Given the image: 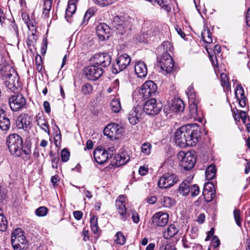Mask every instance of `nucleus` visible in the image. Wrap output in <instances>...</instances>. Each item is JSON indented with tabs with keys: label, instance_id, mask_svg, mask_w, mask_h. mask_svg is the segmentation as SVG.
Returning a JSON list of instances; mask_svg holds the SVG:
<instances>
[{
	"label": "nucleus",
	"instance_id": "obj_1",
	"mask_svg": "<svg viewBox=\"0 0 250 250\" xmlns=\"http://www.w3.org/2000/svg\"><path fill=\"white\" fill-rule=\"evenodd\" d=\"M200 131L197 124L187 125L178 128L175 133V141L181 147L195 146L199 141Z\"/></svg>",
	"mask_w": 250,
	"mask_h": 250
},
{
	"label": "nucleus",
	"instance_id": "obj_2",
	"mask_svg": "<svg viewBox=\"0 0 250 250\" xmlns=\"http://www.w3.org/2000/svg\"><path fill=\"white\" fill-rule=\"evenodd\" d=\"M6 144L10 153L17 157H21L24 161L30 159L32 143L26 140L23 143L21 137L17 134L9 135L6 139Z\"/></svg>",
	"mask_w": 250,
	"mask_h": 250
},
{
	"label": "nucleus",
	"instance_id": "obj_3",
	"mask_svg": "<svg viewBox=\"0 0 250 250\" xmlns=\"http://www.w3.org/2000/svg\"><path fill=\"white\" fill-rule=\"evenodd\" d=\"M178 158L180 161V166L186 170L191 169L196 163V159L190 153H185L181 151L178 153Z\"/></svg>",
	"mask_w": 250,
	"mask_h": 250
},
{
	"label": "nucleus",
	"instance_id": "obj_4",
	"mask_svg": "<svg viewBox=\"0 0 250 250\" xmlns=\"http://www.w3.org/2000/svg\"><path fill=\"white\" fill-rule=\"evenodd\" d=\"M163 107V104L160 101L154 98L146 101L144 104V111L148 115H156L158 114Z\"/></svg>",
	"mask_w": 250,
	"mask_h": 250
},
{
	"label": "nucleus",
	"instance_id": "obj_5",
	"mask_svg": "<svg viewBox=\"0 0 250 250\" xmlns=\"http://www.w3.org/2000/svg\"><path fill=\"white\" fill-rule=\"evenodd\" d=\"M131 62V58L126 54H123L119 56L116 60L115 62L113 64L112 72L117 74L124 69L129 65Z\"/></svg>",
	"mask_w": 250,
	"mask_h": 250
},
{
	"label": "nucleus",
	"instance_id": "obj_6",
	"mask_svg": "<svg viewBox=\"0 0 250 250\" xmlns=\"http://www.w3.org/2000/svg\"><path fill=\"white\" fill-rule=\"evenodd\" d=\"M103 73V69L95 64L87 66L83 70V74L85 78L91 81L98 80Z\"/></svg>",
	"mask_w": 250,
	"mask_h": 250
},
{
	"label": "nucleus",
	"instance_id": "obj_7",
	"mask_svg": "<svg viewBox=\"0 0 250 250\" xmlns=\"http://www.w3.org/2000/svg\"><path fill=\"white\" fill-rule=\"evenodd\" d=\"M179 181L176 175L173 173H165L159 179L158 186L160 188H167L174 185Z\"/></svg>",
	"mask_w": 250,
	"mask_h": 250
},
{
	"label": "nucleus",
	"instance_id": "obj_8",
	"mask_svg": "<svg viewBox=\"0 0 250 250\" xmlns=\"http://www.w3.org/2000/svg\"><path fill=\"white\" fill-rule=\"evenodd\" d=\"M157 65L166 72L170 73L174 67V62L171 56L166 52L163 54L160 61L157 62Z\"/></svg>",
	"mask_w": 250,
	"mask_h": 250
},
{
	"label": "nucleus",
	"instance_id": "obj_9",
	"mask_svg": "<svg viewBox=\"0 0 250 250\" xmlns=\"http://www.w3.org/2000/svg\"><path fill=\"white\" fill-rule=\"evenodd\" d=\"M8 70L10 71L11 73L9 74L11 76L7 77L6 80H3L4 81L5 85L11 91L15 92L17 90L18 87L19 86V78L17 73L16 72L13 68H11L8 66Z\"/></svg>",
	"mask_w": 250,
	"mask_h": 250
},
{
	"label": "nucleus",
	"instance_id": "obj_10",
	"mask_svg": "<svg viewBox=\"0 0 250 250\" xmlns=\"http://www.w3.org/2000/svg\"><path fill=\"white\" fill-rule=\"evenodd\" d=\"M124 131V128L118 124L112 123L108 125L104 130V134L111 139L119 138Z\"/></svg>",
	"mask_w": 250,
	"mask_h": 250
},
{
	"label": "nucleus",
	"instance_id": "obj_11",
	"mask_svg": "<svg viewBox=\"0 0 250 250\" xmlns=\"http://www.w3.org/2000/svg\"><path fill=\"white\" fill-rule=\"evenodd\" d=\"M8 103L11 110L17 111L25 106L26 102L22 95L17 94L11 96L9 98Z\"/></svg>",
	"mask_w": 250,
	"mask_h": 250
},
{
	"label": "nucleus",
	"instance_id": "obj_12",
	"mask_svg": "<svg viewBox=\"0 0 250 250\" xmlns=\"http://www.w3.org/2000/svg\"><path fill=\"white\" fill-rule=\"evenodd\" d=\"M157 89V86L152 81H147L142 86L139 93L146 99L154 95Z\"/></svg>",
	"mask_w": 250,
	"mask_h": 250
},
{
	"label": "nucleus",
	"instance_id": "obj_13",
	"mask_svg": "<svg viewBox=\"0 0 250 250\" xmlns=\"http://www.w3.org/2000/svg\"><path fill=\"white\" fill-rule=\"evenodd\" d=\"M125 199L124 195H120L116 201L117 211L120 215L121 219L124 221H126L130 215L129 212H127L125 206Z\"/></svg>",
	"mask_w": 250,
	"mask_h": 250
},
{
	"label": "nucleus",
	"instance_id": "obj_14",
	"mask_svg": "<svg viewBox=\"0 0 250 250\" xmlns=\"http://www.w3.org/2000/svg\"><path fill=\"white\" fill-rule=\"evenodd\" d=\"M93 60L98 67H106L111 63V57L108 53H98L93 56Z\"/></svg>",
	"mask_w": 250,
	"mask_h": 250
},
{
	"label": "nucleus",
	"instance_id": "obj_15",
	"mask_svg": "<svg viewBox=\"0 0 250 250\" xmlns=\"http://www.w3.org/2000/svg\"><path fill=\"white\" fill-rule=\"evenodd\" d=\"M94 158L95 161L100 164L106 162L107 159L111 157V154L101 147H98L93 152Z\"/></svg>",
	"mask_w": 250,
	"mask_h": 250
},
{
	"label": "nucleus",
	"instance_id": "obj_16",
	"mask_svg": "<svg viewBox=\"0 0 250 250\" xmlns=\"http://www.w3.org/2000/svg\"><path fill=\"white\" fill-rule=\"evenodd\" d=\"M168 214L160 211L156 213L153 216L152 222L153 225L157 227H164L168 222Z\"/></svg>",
	"mask_w": 250,
	"mask_h": 250
},
{
	"label": "nucleus",
	"instance_id": "obj_17",
	"mask_svg": "<svg viewBox=\"0 0 250 250\" xmlns=\"http://www.w3.org/2000/svg\"><path fill=\"white\" fill-rule=\"evenodd\" d=\"M15 238H11V243L14 250H24L27 248V241L24 235Z\"/></svg>",
	"mask_w": 250,
	"mask_h": 250
},
{
	"label": "nucleus",
	"instance_id": "obj_18",
	"mask_svg": "<svg viewBox=\"0 0 250 250\" xmlns=\"http://www.w3.org/2000/svg\"><path fill=\"white\" fill-rule=\"evenodd\" d=\"M129 156L126 152H121L114 156L112 162V165L117 167L124 165L129 161Z\"/></svg>",
	"mask_w": 250,
	"mask_h": 250
},
{
	"label": "nucleus",
	"instance_id": "obj_19",
	"mask_svg": "<svg viewBox=\"0 0 250 250\" xmlns=\"http://www.w3.org/2000/svg\"><path fill=\"white\" fill-rule=\"evenodd\" d=\"M109 31V27L104 23L99 24L96 28V34L99 39L102 41L108 38Z\"/></svg>",
	"mask_w": 250,
	"mask_h": 250
},
{
	"label": "nucleus",
	"instance_id": "obj_20",
	"mask_svg": "<svg viewBox=\"0 0 250 250\" xmlns=\"http://www.w3.org/2000/svg\"><path fill=\"white\" fill-rule=\"evenodd\" d=\"M141 107L137 106L134 107L128 113V119L131 125H135L139 122L141 115Z\"/></svg>",
	"mask_w": 250,
	"mask_h": 250
},
{
	"label": "nucleus",
	"instance_id": "obj_21",
	"mask_svg": "<svg viewBox=\"0 0 250 250\" xmlns=\"http://www.w3.org/2000/svg\"><path fill=\"white\" fill-rule=\"evenodd\" d=\"M203 195L207 202H210L214 198L215 191L212 184H208L203 189Z\"/></svg>",
	"mask_w": 250,
	"mask_h": 250
},
{
	"label": "nucleus",
	"instance_id": "obj_22",
	"mask_svg": "<svg viewBox=\"0 0 250 250\" xmlns=\"http://www.w3.org/2000/svg\"><path fill=\"white\" fill-rule=\"evenodd\" d=\"M135 71L136 75L139 78L145 77L147 73V69L146 64L143 61L137 62L135 65Z\"/></svg>",
	"mask_w": 250,
	"mask_h": 250
},
{
	"label": "nucleus",
	"instance_id": "obj_23",
	"mask_svg": "<svg viewBox=\"0 0 250 250\" xmlns=\"http://www.w3.org/2000/svg\"><path fill=\"white\" fill-rule=\"evenodd\" d=\"M10 126V120L6 116L3 109H0V128L3 131L8 130Z\"/></svg>",
	"mask_w": 250,
	"mask_h": 250
},
{
	"label": "nucleus",
	"instance_id": "obj_24",
	"mask_svg": "<svg viewBox=\"0 0 250 250\" xmlns=\"http://www.w3.org/2000/svg\"><path fill=\"white\" fill-rule=\"evenodd\" d=\"M235 95L239 101V104L242 107H244L246 105L247 98L244 95V91L241 85H238L235 91Z\"/></svg>",
	"mask_w": 250,
	"mask_h": 250
},
{
	"label": "nucleus",
	"instance_id": "obj_25",
	"mask_svg": "<svg viewBox=\"0 0 250 250\" xmlns=\"http://www.w3.org/2000/svg\"><path fill=\"white\" fill-rule=\"evenodd\" d=\"M30 118L27 115H24L21 116L18 121L17 122V126L20 129H23L24 130L29 128L30 125Z\"/></svg>",
	"mask_w": 250,
	"mask_h": 250
},
{
	"label": "nucleus",
	"instance_id": "obj_26",
	"mask_svg": "<svg viewBox=\"0 0 250 250\" xmlns=\"http://www.w3.org/2000/svg\"><path fill=\"white\" fill-rule=\"evenodd\" d=\"M124 18L122 16L115 17L112 21V26L115 27L120 33L122 34L124 30Z\"/></svg>",
	"mask_w": 250,
	"mask_h": 250
},
{
	"label": "nucleus",
	"instance_id": "obj_27",
	"mask_svg": "<svg viewBox=\"0 0 250 250\" xmlns=\"http://www.w3.org/2000/svg\"><path fill=\"white\" fill-rule=\"evenodd\" d=\"M36 120L37 125L45 132L49 134V129L47 121L45 120L44 117L40 114H38L36 117Z\"/></svg>",
	"mask_w": 250,
	"mask_h": 250
},
{
	"label": "nucleus",
	"instance_id": "obj_28",
	"mask_svg": "<svg viewBox=\"0 0 250 250\" xmlns=\"http://www.w3.org/2000/svg\"><path fill=\"white\" fill-rule=\"evenodd\" d=\"M199 102L200 100L195 101H189V114L190 118L196 119L198 117L197 104Z\"/></svg>",
	"mask_w": 250,
	"mask_h": 250
},
{
	"label": "nucleus",
	"instance_id": "obj_29",
	"mask_svg": "<svg viewBox=\"0 0 250 250\" xmlns=\"http://www.w3.org/2000/svg\"><path fill=\"white\" fill-rule=\"evenodd\" d=\"M184 102L180 99H175L172 103L171 110L174 112L183 111L184 109Z\"/></svg>",
	"mask_w": 250,
	"mask_h": 250
},
{
	"label": "nucleus",
	"instance_id": "obj_30",
	"mask_svg": "<svg viewBox=\"0 0 250 250\" xmlns=\"http://www.w3.org/2000/svg\"><path fill=\"white\" fill-rule=\"evenodd\" d=\"M179 231L178 228L176 225L171 224L167 228V230L164 232V236L166 239H169L175 236Z\"/></svg>",
	"mask_w": 250,
	"mask_h": 250
},
{
	"label": "nucleus",
	"instance_id": "obj_31",
	"mask_svg": "<svg viewBox=\"0 0 250 250\" xmlns=\"http://www.w3.org/2000/svg\"><path fill=\"white\" fill-rule=\"evenodd\" d=\"M1 65V69H2V71H1V74L0 75V77L2 80H6L7 77L11 76L9 73H11V70H10V71L8 70V66L10 67L11 68L13 67L6 61V60L4 58L3 59V61H2Z\"/></svg>",
	"mask_w": 250,
	"mask_h": 250
},
{
	"label": "nucleus",
	"instance_id": "obj_32",
	"mask_svg": "<svg viewBox=\"0 0 250 250\" xmlns=\"http://www.w3.org/2000/svg\"><path fill=\"white\" fill-rule=\"evenodd\" d=\"M175 200L168 196H163L161 198V204L164 207L170 208L175 205Z\"/></svg>",
	"mask_w": 250,
	"mask_h": 250
},
{
	"label": "nucleus",
	"instance_id": "obj_33",
	"mask_svg": "<svg viewBox=\"0 0 250 250\" xmlns=\"http://www.w3.org/2000/svg\"><path fill=\"white\" fill-rule=\"evenodd\" d=\"M201 37L203 41L207 43H210L212 42L211 33L207 26L204 25V30L201 33Z\"/></svg>",
	"mask_w": 250,
	"mask_h": 250
},
{
	"label": "nucleus",
	"instance_id": "obj_34",
	"mask_svg": "<svg viewBox=\"0 0 250 250\" xmlns=\"http://www.w3.org/2000/svg\"><path fill=\"white\" fill-rule=\"evenodd\" d=\"M76 10V4L73 3V0H69L68 2L67 8L65 10V18L66 20L68 21V18H70L75 13Z\"/></svg>",
	"mask_w": 250,
	"mask_h": 250
},
{
	"label": "nucleus",
	"instance_id": "obj_35",
	"mask_svg": "<svg viewBox=\"0 0 250 250\" xmlns=\"http://www.w3.org/2000/svg\"><path fill=\"white\" fill-rule=\"evenodd\" d=\"M110 108L114 113H119L121 110L120 101L118 99H113L110 103Z\"/></svg>",
	"mask_w": 250,
	"mask_h": 250
},
{
	"label": "nucleus",
	"instance_id": "obj_36",
	"mask_svg": "<svg viewBox=\"0 0 250 250\" xmlns=\"http://www.w3.org/2000/svg\"><path fill=\"white\" fill-rule=\"evenodd\" d=\"M179 192L184 196L187 195L190 191L189 183L187 181L183 182L179 186Z\"/></svg>",
	"mask_w": 250,
	"mask_h": 250
},
{
	"label": "nucleus",
	"instance_id": "obj_37",
	"mask_svg": "<svg viewBox=\"0 0 250 250\" xmlns=\"http://www.w3.org/2000/svg\"><path fill=\"white\" fill-rule=\"evenodd\" d=\"M216 172V168L215 166L210 165L208 166L206 171V177L208 180H212L215 176Z\"/></svg>",
	"mask_w": 250,
	"mask_h": 250
},
{
	"label": "nucleus",
	"instance_id": "obj_38",
	"mask_svg": "<svg viewBox=\"0 0 250 250\" xmlns=\"http://www.w3.org/2000/svg\"><path fill=\"white\" fill-rule=\"evenodd\" d=\"M186 93L188 96L189 101H195V100H199V99L197 98L196 93L194 92L193 86L192 85H190Z\"/></svg>",
	"mask_w": 250,
	"mask_h": 250
},
{
	"label": "nucleus",
	"instance_id": "obj_39",
	"mask_svg": "<svg viewBox=\"0 0 250 250\" xmlns=\"http://www.w3.org/2000/svg\"><path fill=\"white\" fill-rule=\"evenodd\" d=\"M7 228V221L4 216L3 211L0 209V230L4 231Z\"/></svg>",
	"mask_w": 250,
	"mask_h": 250
},
{
	"label": "nucleus",
	"instance_id": "obj_40",
	"mask_svg": "<svg viewBox=\"0 0 250 250\" xmlns=\"http://www.w3.org/2000/svg\"><path fill=\"white\" fill-rule=\"evenodd\" d=\"M115 242L119 245H123L125 244L126 239L125 235L121 231H118L116 233L115 235Z\"/></svg>",
	"mask_w": 250,
	"mask_h": 250
},
{
	"label": "nucleus",
	"instance_id": "obj_41",
	"mask_svg": "<svg viewBox=\"0 0 250 250\" xmlns=\"http://www.w3.org/2000/svg\"><path fill=\"white\" fill-rule=\"evenodd\" d=\"M93 90V86L88 83H84L82 86V92L84 95H89L90 94Z\"/></svg>",
	"mask_w": 250,
	"mask_h": 250
},
{
	"label": "nucleus",
	"instance_id": "obj_42",
	"mask_svg": "<svg viewBox=\"0 0 250 250\" xmlns=\"http://www.w3.org/2000/svg\"><path fill=\"white\" fill-rule=\"evenodd\" d=\"M221 85L224 88L228 90L230 88V85L226 74L223 73L221 74Z\"/></svg>",
	"mask_w": 250,
	"mask_h": 250
},
{
	"label": "nucleus",
	"instance_id": "obj_43",
	"mask_svg": "<svg viewBox=\"0 0 250 250\" xmlns=\"http://www.w3.org/2000/svg\"><path fill=\"white\" fill-rule=\"evenodd\" d=\"M233 216L237 225L241 227L242 220L241 217L240 210L238 209H235L233 211Z\"/></svg>",
	"mask_w": 250,
	"mask_h": 250
},
{
	"label": "nucleus",
	"instance_id": "obj_44",
	"mask_svg": "<svg viewBox=\"0 0 250 250\" xmlns=\"http://www.w3.org/2000/svg\"><path fill=\"white\" fill-rule=\"evenodd\" d=\"M96 10L93 8H90L87 10L83 17V23L87 22L89 19L94 15Z\"/></svg>",
	"mask_w": 250,
	"mask_h": 250
},
{
	"label": "nucleus",
	"instance_id": "obj_45",
	"mask_svg": "<svg viewBox=\"0 0 250 250\" xmlns=\"http://www.w3.org/2000/svg\"><path fill=\"white\" fill-rule=\"evenodd\" d=\"M48 208L44 206L41 207L36 210V214L40 217L45 216L48 213Z\"/></svg>",
	"mask_w": 250,
	"mask_h": 250
},
{
	"label": "nucleus",
	"instance_id": "obj_46",
	"mask_svg": "<svg viewBox=\"0 0 250 250\" xmlns=\"http://www.w3.org/2000/svg\"><path fill=\"white\" fill-rule=\"evenodd\" d=\"M155 3H157L167 12L170 10V7L168 6L167 1L166 0H156L155 1H153L152 3L154 4Z\"/></svg>",
	"mask_w": 250,
	"mask_h": 250
},
{
	"label": "nucleus",
	"instance_id": "obj_47",
	"mask_svg": "<svg viewBox=\"0 0 250 250\" xmlns=\"http://www.w3.org/2000/svg\"><path fill=\"white\" fill-rule=\"evenodd\" d=\"M151 148V145L148 143H145L143 144L141 147L142 152L148 155L150 153V149Z\"/></svg>",
	"mask_w": 250,
	"mask_h": 250
},
{
	"label": "nucleus",
	"instance_id": "obj_48",
	"mask_svg": "<svg viewBox=\"0 0 250 250\" xmlns=\"http://www.w3.org/2000/svg\"><path fill=\"white\" fill-rule=\"evenodd\" d=\"M127 212H129L130 213V215L128 217V218L131 215V218L135 223H138L139 222V216L138 214L134 210L130 209L127 210Z\"/></svg>",
	"mask_w": 250,
	"mask_h": 250
},
{
	"label": "nucleus",
	"instance_id": "obj_49",
	"mask_svg": "<svg viewBox=\"0 0 250 250\" xmlns=\"http://www.w3.org/2000/svg\"><path fill=\"white\" fill-rule=\"evenodd\" d=\"M94 3L102 6H106L112 3V0H93Z\"/></svg>",
	"mask_w": 250,
	"mask_h": 250
},
{
	"label": "nucleus",
	"instance_id": "obj_50",
	"mask_svg": "<svg viewBox=\"0 0 250 250\" xmlns=\"http://www.w3.org/2000/svg\"><path fill=\"white\" fill-rule=\"evenodd\" d=\"M70 157V152L66 149H63L61 152V159L63 162H67Z\"/></svg>",
	"mask_w": 250,
	"mask_h": 250
},
{
	"label": "nucleus",
	"instance_id": "obj_51",
	"mask_svg": "<svg viewBox=\"0 0 250 250\" xmlns=\"http://www.w3.org/2000/svg\"><path fill=\"white\" fill-rule=\"evenodd\" d=\"M50 155L51 157H52V159H51L52 167L53 168L57 169L58 167V164L60 161L59 157L58 156H52L51 152L50 153Z\"/></svg>",
	"mask_w": 250,
	"mask_h": 250
},
{
	"label": "nucleus",
	"instance_id": "obj_52",
	"mask_svg": "<svg viewBox=\"0 0 250 250\" xmlns=\"http://www.w3.org/2000/svg\"><path fill=\"white\" fill-rule=\"evenodd\" d=\"M190 190L191 191V195L192 196H195L199 193V188L196 185H194L191 187V188L190 187Z\"/></svg>",
	"mask_w": 250,
	"mask_h": 250
},
{
	"label": "nucleus",
	"instance_id": "obj_53",
	"mask_svg": "<svg viewBox=\"0 0 250 250\" xmlns=\"http://www.w3.org/2000/svg\"><path fill=\"white\" fill-rule=\"evenodd\" d=\"M23 235V232L21 229L17 228L15 229L12 234L11 238H16L17 236H21Z\"/></svg>",
	"mask_w": 250,
	"mask_h": 250
},
{
	"label": "nucleus",
	"instance_id": "obj_54",
	"mask_svg": "<svg viewBox=\"0 0 250 250\" xmlns=\"http://www.w3.org/2000/svg\"><path fill=\"white\" fill-rule=\"evenodd\" d=\"M160 250H176V248L169 244H166L160 247Z\"/></svg>",
	"mask_w": 250,
	"mask_h": 250
},
{
	"label": "nucleus",
	"instance_id": "obj_55",
	"mask_svg": "<svg viewBox=\"0 0 250 250\" xmlns=\"http://www.w3.org/2000/svg\"><path fill=\"white\" fill-rule=\"evenodd\" d=\"M147 35L144 33H141L137 37V40L139 42H147Z\"/></svg>",
	"mask_w": 250,
	"mask_h": 250
},
{
	"label": "nucleus",
	"instance_id": "obj_56",
	"mask_svg": "<svg viewBox=\"0 0 250 250\" xmlns=\"http://www.w3.org/2000/svg\"><path fill=\"white\" fill-rule=\"evenodd\" d=\"M220 242L219 238L216 236H214L211 240V246L216 248L220 245Z\"/></svg>",
	"mask_w": 250,
	"mask_h": 250
},
{
	"label": "nucleus",
	"instance_id": "obj_57",
	"mask_svg": "<svg viewBox=\"0 0 250 250\" xmlns=\"http://www.w3.org/2000/svg\"><path fill=\"white\" fill-rule=\"evenodd\" d=\"M52 6V0H44L43 9L50 10Z\"/></svg>",
	"mask_w": 250,
	"mask_h": 250
},
{
	"label": "nucleus",
	"instance_id": "obj_58",
	"mask_svg": "<svg viewBox=\"0 0 250 250\" xmlns=\"http://www.w3.org/2000/svg\"><path fill=\"white\" fill-rule=\"evenodd\" d=\"M148 172V168L145 166H141L139 169V173L141 175H145Z\"/></svg>",
	"mask_w": 250,
	"mask_h": 250
},
{
	"label": "nucleus",
	"instance_id": "obj_59",
	"mask_svg": "<svg viewBox=\"0 0 250 250\" xmlns=\"http://www.w3.org/2000/svg\"><path fill=\"white\" fill-rule=\"evenodd\" d=\"M6 19V16L3 10L0 8V22L1 26L4 24V21Z\"/></svg>",
	"mask_w": 250,
	"mask_h": 250
},
{
	"label": "nucleus",
	"instance_id": "obj_60",
	"mask_svg": "<svg viewBox=\"0 0 250 250\" xmlns=\"http://www.w3.org/2000/svg\"><path fill=\"white\" fill-rule=\"evenodd\" d=\"M43 106L45 111L47 113H49L51 111V108H50L49 103L47 101L44 102Z\"/></svg>",
	"mask_w": 250,
	"mask_h": 250
},
{
	"label": "nucleus",
	"instance_id": "obj_61",
	"mask_svg": "<svg viewBox=\"0 0 250 250\" xmlns=\"http://www.w3.org/2000/svg\"><path fill=\"white\" fill-rule=\"evenodd\" d=\"M73 215L76 219L79 220L82 218L83 213L81 211H75L73 212Z\"/></svg>",
	"mask_w": 250,
	"mask_h": 250
},
{
	"label": "nucleus",
	"instance_id": "obj_62",
	"mask_svg": "<svg viewBox=\"0 0 250 250\" xmlns=\"http://www.w3.org/2000/svg\"><path fill=\"white\" fill-rule=\"evenodd\" d=\"M90 227L92 226L98 225V218L95 216H93L90 219Z\"/></svg>",
	"mask_w": 250,
	"mask_h": 250
},
{
	"label": "nucleus",
	"instance_id": "obj_63",
	"mask_svg": "<svg viewBox=\"0 0 250 250\" xmlns=\"http://www.w3.org/2000/svg\"><path fill=\"white\" fill-rule=\"evenodd\" d=\"M51 181L54 187L58 185L57 182L59 181V176L57 175L52 176Z\"/></svg>",
	"mask_w": 250,
	"mask_h": 250
},
{
	"label": "nucleus",
	"instance_id": "obj_64",
	"mask_svg": "<svg viewBox=\"0 0 250 250\" xmlns=\"http://www.w3.org/2000/svg\"><path fill=\"white\" fill-rule=\"evenodd\" d=\"M246 19L247 24L250 26V8L247 11Z\"/></svg>",
	"mask_w": 250,
	"mask_h": 250
}]
</instances>
